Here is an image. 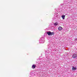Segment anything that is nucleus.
I'll use <instances>...</instances> for the list:
<instances>
[{"mask_svg": "<svg viewBox=\"0 0 77 77\" xmlns=\"http://www.w3.org/2000/svg\"><path fill=\"white\" fill-rule=\"evenodd\" d=\"M62 27L61 26H59L58 28V29L59 31H60V30H62V29H63Z\"/></svg>", "mask_w": 77, "mask_h": 77, "instance_id": "obj_4", "label": "nucleus"}, {"mask_svg": "<svg viewBox=\"0 0 77 77\" xmlns=\"http://www.w3.org/2000/svg\"><path fill=\"white\" fill-rule=\"evenodd\" d=\"M46 52L47 53H50V52H49V51L48 50L46 51Z\"/></svg>", "mask_w": 77, "mask_h": 77, "instance_id": "obj_10", "label": "nucleus"}, {"mask_svg": "<svg viewBox=\"0 0 77 77\" xmlns=\"http://www.w3.org/2000/svg\"><path fill=\"white\" fill-rule=\"evenodd\" d=\"M54 26H57V25H58V23H54Z\"/></svg>", "mask_w": 77, "mask_h": 77, "instance_id": "obj_8", "label": "nucleus"}, {"mask_svg": "<svg viewBox=\"0 0 77 77\" xmlns=\"http://www.w3.org/2000/svg\"><path fill=\"white\" fill-rule=\"evenodd\" d=\"M77 55L76 54H74L72 56V57L73 59H75V58H76L77 57Z\"/></svg>", "mask_w": 77, "mask_h": 77, "instance_id": "obj_3", "label": "nucleus"}, {"mask_svg": "<svg viewBox=\"0 0 77 77\" xmlns=\"http://www.w3.org/2000/svg\"><path fill=\"white\" fill-rule=\"evenodd\" d=\"M48 46L49 47V45H50V44H48Z\"/></svg>", "mask_w": 77, "mask_h": 77, "instance_id": "obj_12", "label": "nucleus"}, {"mask_svg": "<svg viewBox=\"0 0 77 77\" xmlns=\"http://www.w3.org/2000/svg\"><path fill=\"white\" fill-rule=\"evenodd\" d=\"M53 19H54V21H55V19H56V18H53Z\"/></svg>", "mask_w": 77, "mask_h": 77, "instance_id": "obj_11", "label": "nucleus"}, {"mask_svg": "<svg viewBox=\"0 0 77 77\" xmlns=\"http://www.w3.org/2000/svg\"><path fill=\"white\" fill-rule=\"evenodd\" d=\"M32 68V69H35V68H36V65H35V64L33 65Z\"/></svg>", "mask_w": 77, "mask_h": 77, "instance_id": "obj_5", "label": "nucleus"}, {"mask_svg": "<svg viewBox=\"0 0 77 77\" xmlns=\"http://www.w3.org/2000/svg\"><path fill=\"white\" fill-rule=\"evenodd\" d=\"M62 6H62H65V5L64 4H61V5H60V6Z\"/></svg>", "mask_w": 77, "mask_h": 77, "instance_id": "obj_9", "label": "nucleus"}, {"mask_svg": "<svg viewBox=\"0 0 77 77\" xmlns=\"http://www.w3.org/2000/svg\"><path fill=\"white\" fill-rule=\"evenodd\" d=\"M73 0H72V1H73Z\"/></svg>", "mask_w": 77, "mask_h": 77, "instance_id": "obj_13", "label": "nucleus"}, {"mask_svg": "<svg viewBox=\"0 0 77 77\" xmlns=\"http://www.w3.org/2000/svg\"><path fill=\"white\" fill-rule=\"evenodd\" d=\"M40 42H41L42 44H44L45 42V40H44V38L41 37L40 40H39Z\"/></svg>", "mask_w": 77, "mask_h": 77, "instance_id": "obj_1", "label": "nucleus"}, {"mask_svg": "<svg viewBox=\"0 0 77 77\" xmlns=\"http://www.w3.org/2000/svg\"><path fill=\"white\" fill-rule=\"evenodd\" d=\"M61 17L63 20H64L65 19V15H62Z\"/></svg>", "mask_w": 77, "mask_h": 77, "instance_id": "obj_6", "label": "nucleus"}, {"mask_svg": "<svg viewBox=\"0 0 77 77\" xmlns=\"http://www.w3.org/2000/svg\"><path fill=\"white\" fill-rule=\"evenodd\" d=\"M77 68H75L74 67V66L72 67V70H76Z\"/></svg>", "mask_w": 77, "mask_h": 77, "instance_id": "obj_7", "label": "nucleus"}, {"mask_svg": "<svg viewBox=\"0 0 77 77\" xmlns=\"http://www.w3.org/2000/svg\"><path fill=\"white\" fill-rule=\"evenodd\" d=\"M47 33L48 34V35H54V32H51L50 31H48L47 32Z\"/></svg>", "mask_w": 77, "mask_h": 77, "instance_id": "obj_2", "label": "nucleus"}]
</instances>
